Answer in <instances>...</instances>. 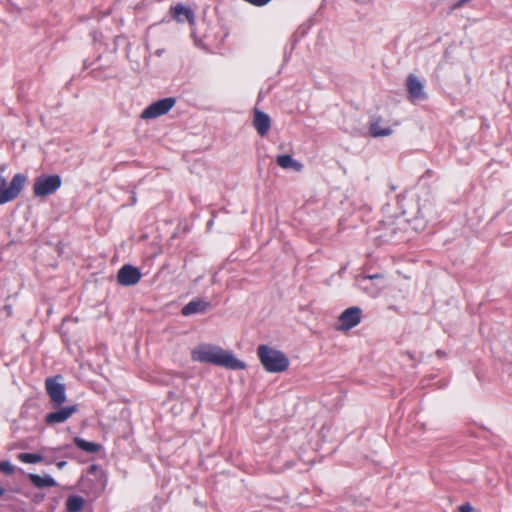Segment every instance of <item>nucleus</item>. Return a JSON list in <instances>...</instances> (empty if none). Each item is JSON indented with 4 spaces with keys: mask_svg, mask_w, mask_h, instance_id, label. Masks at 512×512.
Instances as JSON below:
<instances>
[{
    "mask_svg": "<svg viewBox=\"0 0 512 512\" xmlns=\"http://www.w3.org/2000/svg\"><path fill=\"white\" fill-rule=\"evenodd\" d=\"M257 355L265 370L270 373H281L288 369L289 359L279 350L267 345H260Z\"/></svg>",
    "mask_w": 512,
    "mask_h": 512,
    "instance_id": "2",
    "label": "nucleus"
},
{
    "mask_svg": "<svg viewBox=\"0 0 512 512\" xmlns=\"http://www.w3.org/2000/svg\"><path fill=\"white\" fill-rule=\"evenodd\" d=\"M209 306V302L201 299H194L182 308V314L184 316H189L193 314L204 313L209 308Z\"/></svg>",
    "mask_w": 512,
    "mask_h": 512,
    "instance_id": "12",
    "label": "nucleus"
},
{
    "mask_svg": "<svg viewBox=\"0 0 512 512\" xmlns=\"http://www.w3.org/2000/svg\"><path fill=\"white\" fill-rule=\"evenodd\" d=\"M253 125L260 136H265L271 127L270 117L260 111L258 108L254 109Z\"/></svg>",
    "mask_w": 512,
    "mask_h": 512,
    "instance_id": "11",
    "label": "nucleus"
},
{
    "mask_svg": "<svg viewBox=\"0 0 512 512\" xmlns=\"http://www.w3.org/2000/svg\"><path fill=\"white\" fill-rule=\"evenodd\" d=\"M459 512H472V507L469 504H465L459 507Z\"/></svg>",
    "mask_w": 512,
    "mask_h": 512,
    "instance_id": "21",
    "label": "nucleus"
},
{
    "mask_svg": "<svg viewBox=\"0 0 512 512\" xmlns=\"http://www.w3.org/2000/svg\"><path fill=\"white\" fill-rule=\"evenodd\" d=\"M0 471L6 474H11L14 471L13 465L8 461L0 462Z\"/></svg>",
    "mask_w": 512,
    "mask_h": 512,
    "instance_id": "20",
    "label": "nucleus"
},
{
    "mask_svg": "<svg viewBox=\"0 0 512 512\" xmlns=\"http://www.w3.org/2000/svg\"><path fill=\"white\" fill-rule=\"evenodd\" d=\"M176 103L175 98L169 97L149 105L141 114L142 119H153L166 114Z\"/></svg>",
    "mask_w": 512,
    "mask_h": 512,
    "instance_id": "6",
    "label": "nucleus"
},
{
    "mask_svg": "<svg viewBox=\"0 0 512 512\" xmlns=\"http://www.w3.org/2000/svg\"><path fill=\"white\" fill-rule=\"evenodd\" d=\"M61 186V178L58 175H41L35 179L33 193L37 197H45L54 193Z\"/></svg>",
    "mask_w": 512,
    "mask_h": 512,
    "instance_id": "5",
    "label": "nucleus"
},
{
    "mask_svg": "<svg viewBox=\"0 0 512 512\" xmlns=\"http://www.w3.org/2000/svg\"><path fill=\"white\" fill-rule=\"evenodd\" d=\"M5 167H0V204L16 199L24 188L26 177L23 174H16L8 185L6 178L2 175Z\"/></svg>",
    "mask_w": 512,
    "mask_h": 512,
    "instance_id": "3",
    "label": "nucleus"
},
{
    "mask_svg": "<svg viewBox=\"0 0 512 512\" xmlns=\"http://www.w3.org/2000/svg\"><path fill=\"white\" fill-rule=\"evenodd\" d=\"M18 459L24 463H39L43 460L42 455L35 453H20Z\"/></svg>",
    "mask_w": 512,
    "mask_h": 512,
    "instance_id": "19",
    "label": "nucleus"
},
{
    "mask_svg": "<svg viewBox=\"0 0 512 512\" xmlns=\"http://www.w3.org/2000/svg\"><path fill=\"white\" fill-rule=\"evenodd\" d=\"M370 133L373 137H384L392 134L390 127H382L381 119H375L370 124Z\"/></svg>",
    "mask_w": 512,
    "mask_h": 512,
    "instance_id": "15",
    "label": "nucleus"
},
{
    "mask_svg": "<svg viewBox=\"0 0 512 512\" xmlns=\"http://www.w3.org/2000/svg\"><path fill=\"white\" fill-rule=\"evenodd\" d=\"M141 276V272L137 267L126 264L118 271L117 280L122 286H132L140 281Z\"/></svg>",
    "mask_w": 512,
    "mask_h": 512,
    "instance_id": "8",
    "label": "nucleus"
},
{
    "mask_svg": "<svg viewBox=\"0 0 512 512\" xmlns=\"http://www.w3.org/2000/svg\"><path fill=\"white\" fill-rule=\"evenodd\" d=\"M29 479L38 488L54 487L57 485L56 481L50 476L42 477L37 474H30Z\"/></svg>",
    "mask_w": 512,
    "mask_h": 512,
    "instance_id": "16",
    "label": "nucleus"
},
{
    "mask_svg": "<svg viewBox=\"0 0 512 512\" xmlns=\"http://www.w3.org/2000/svg\"><path fill=\"white\" fill-rule=\"evenodd\" d=\"M59 409L57 411L48 413L45 416V422L48 425L53 424H59L63 423L66 420H68L75 412H77V406L71 405V406H65V407H58Z\"/></svg>",
    "mask_w": 512,
    "mask_h": 512,
    "instance_id": "9",
    "label": "nucleus"
},
{
    "mask_svg": "<svg viewBox=\"0 0 512 512\" xmlns=\"http://www.w3.org/2000/svg\"><path fill=\"white\" fill-rule=\"evenodd\" d=\"M74 442L75 444L77 445V447H79L80 449L86 451V452H90V453H95V452H98L100 450V445L97 444V443H93V442H88L82 438H79V437H76L74 439Z\"/></svg>",
    "mask_w": 512,
    "mask_h": 512,
    "instance_id": "18",
    "label": "nucleus"
},
{
    "mask_svg": "<svg viewBox=\"0 0 512 512\" xmlns=\"http://www.w3.org/2000/svg\"><path fill=\"white\" fill-rule=\"evenodd\" d=\"M172 14H173V17L178 21V22H182L183 19L181 18V16H184L185 19L190 23V24H194L195 22V17H194V13L191 9L185 7L184 5L182 4H177L176 6H174L172 9Z\"/></svg>",
    "mask_w": 512,
    "mask_h": 512,
    "instance_id": "13",
    "label": "nucleus"
},
{
    "mask_svg": "<svg viewBox=\"0 0 512 512\" xmlns=\"http://www.w3.org/2000/svg\"><path fill=\"white\" fill-rule=\"evenodd\" d=\"M276 163L283 169H293L300 172L303 169V165L294 160L290 155L283 154L276 158Z\"/></svg>",
    "mask_w": 512,
    "mask_h": 512,
    "instance_id": "14",
    "label": "nucleus"
},
{
    "mask_svg": "<svg viewBox=\"0 0 512 512\" xmlns=\"http://www.w3.org/2000/svg\"><path fill=\"white\" fill-rule=\"evenodd\" d=\"M4 494V489L0 487V496Z\"/></svg>",
    "mask_w": 512,
    "mask_h": 512,
    "instance_id": "24",
    "label": "nucleus"
},
{
    "mask_svg": "<svg viewBox=\"0 0 512 512\" xmlns=\"http://www.w3.org/2000/svg\"><path fill=\"white\" fill-rule=\"evenodd\" d=\"M84 499L80 496H70L66 500V509L68 512H79L84 506Z\"/></svg>",
    "mask_w": 512,
    "mask_h": 512,
    "instance_id": "17",
    "label": "nucleus"
},
{
    "mask_svg": "<svg viewBox=\"0 0 512 512\" xmlns=\"http://www.w3.org/2000/svg\"><path fill=\"white\" fill-rule=\"evenodd\" d=\"M62 376L56 375L45 380V389L53 407H60L66 401V388Z\"/></svg>",
    "mask_w": 512,
    "mask_h": 512,
    "instance_id": "4",
    "label": "nucleus"
},
{
    "mask_svg": "<svg viewBox=\"0 0 512 512\" xmlns=\"http://www.w3.org/2000/svg\"><path fill=\"white\" fill-rule=\"evenodd\" d=\"M65 464H66V462H60V463L58 464V466H59V467H63Z\"/></svg>",
    "mask_w": 512,
    "mask_h": 512,
    "instance_id": "23",
    "label": "nucleus"
},
{
    "mask_svg": "<svg viewBox=\"0 0 512 512\" xmlns=\"http://www.w3.org/2000/svg\"><path fill=\"white\" fill-rule=\"evenodd\" d=\"M194 361L211 363L231 370H243L246 364L237 359L231 352L219 346L202 344L195 347L191 352Z\"/></svg>",
    "mask_w": 512,
    "mask_h": 512,
    "instance_id": "1",
    "label": "nucleus"
},
{
    "mask_svg": "<svg viewBox=\"0 0 512 512\" xmlns=\"http://www.w3.org/2000/svg\"><path fill=\"white\" fill-rule=\"evenodd\" d=\"M407 91L412 100H423L426 98V93L423 89L421 81L413 74L407 78Z\"/></svg>",
    "mask_w": 512,
    "mask_h": 512,
    "instance_id": "10",
    "label": "nucleus"
},
{
    "mask_svg": "<svg viewBox=\"0 0 512 512\" xmlns=\"http://www.w3.org/2000/svg\"><path fill=\"white\" fill-rule=\"evenodd\" d=\"M382 278V275L380 274H374V275H369V276H366L363 278V281H367V280H374V279H380Z\"/></svg>",
    "mask_w": 512,
    "mask_h": 512,
    "instance_id": "22",
    "label": "nucleus"
},
{
    "mask_svg": "<svg viewBox=\"0 0 512 512\" xmlns=\"http://www.w3.org/2000/svg\"><path fill=\"white\" fill-rule=\"evenodd\" d=\"M361 320V309L350 307L343 311L338 319V330L347 331L359 324Z\"/></svg>",
    "mask_w": 512,
    "mask_h": 512,
    "instance_id": "7",
    "label": "nucleus"
},
{
    "mask_svg": "<svg viewBox=\"0 0 512 512\" xmlns=\"http://www.w3.org/2000/svg\"><path fill=\"white\" fill-rule=\"evenodd\" d=\"M363 289L368 290L369 287L368 286H363Z\"/></svg>",
    "mask_w": 512,
    "mask_h": 512,
    "instance_id": "25",
    "label": "nucleus"
}]
</instances>
